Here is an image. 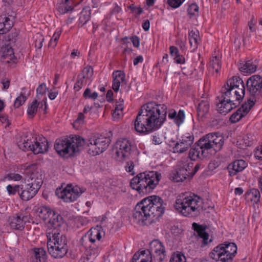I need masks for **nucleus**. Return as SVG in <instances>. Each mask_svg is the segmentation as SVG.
I'll use <instances>...</instances> for the list:
<instances>
[{"instance_id": "23", "label": "nucleus", "mask_w": 262, "mask_h": 262, "mask_svg": "<svg viewBox=\"0 0 262 262\" xmlns=\"http://www.w3.org/2000/svg\"><path fill=\"white\" fill-rule=\"evenodd\" d=\"M168 117L173 120V122L178 126H180L184 121L185 115L184 111L182 110L177 112L173 110H169L168 113Z\"/></svg>"}, {"instance_id": "10", "label": "nucleus", "mask_w": 262, "mask_h": 262, "mask_svg": "<svg viewBox=\"0 0 262 262\" xmlns=\"http://www.w3.org/2000/svg\"><path fill=\"white\" fill-rule=\"evenodd\" d=\"M237 249L235 243L226 242L216 246L210 253L209 256L216 261L231 262Z\"/></svg>"}, {"instance_id": "63", "label": "nucleus", "mask_w": 262, "mask_h": 262, "mask_svg": "<svg viewBox=\"0 0 262 262\" xmlns=\"http://www.w3.org/2000/svg\"><path fill=\"white\" fill-rule=\"evenodd\" d=\"M174 61L178 64H184L185 62V57L182 55H180L174 59Z\"/></svg>"}, {"instance_id": "59", "label": "nucleus", "mask_w": 262, "mask_h": 262, "mask_svg": "<svg viewBox=\"0 0 262 262\" xmlns=\"http://www.w3.org/2000/svg\"><path fill=\"white\" fill-rule=\"evenodd\" d=\"M84 116L83 113H79L78 115V117L74 123V125H76L77 124L79 125L83 124L84 122Z\"/></svg>"}, {"instance_id": "6", "label": "nucleus", "mask_w": 262, "mask_h": 262, "mask_svg": "<svg viewBox=\"0 0 262 262\" xmlns=\"http://www.w3.org/2000/svg\"><path fill=\"white\" fill-rule=\"evenodd\" d=\"M161 176V173L157 171L141 172L131 180L130 185L140 193H150L158 184Z\"/></svg>"}, {"instance_id": "14", "label": "nucleus", "mask_w": 262, "mask_h": 262, "mask_svg": "<svg viewBox=\"0 0 262 262\" xmlns=\"http://www.w3.org/2000/svg\"><path fill=\"white\" fill-rule=\"evenodd\" d=\"M117 151L116 154L118 157L122 161H126L130 158L135 147L133 142L126 138L119 139L116 142Z\"/></svg>"}, {"instance_id": "60", "label": "nucleus", "mask_w": 262, "mask_h": 262, "mask_svg": "<svg viewBox=\"0 0 262 262\" xmlns=\"http://www.w3.org/2000/svg\"><path fill=\"white\" fill-rule=\"evenodd\" d=\"M135 47L138 48L140 46V38L137 36H133L130 38Z\"/></svg>"}, {"instance_id": "46", "label": "nucleus", "mask_w": 262, "mask_h": 262, "mask_svg": "<svg viewBox=\"0 0 262 262\" xmlns=\"http://www.w3.org/2000/svg\"><path fill=\"white\" fill-rule=\"evenodd\" d=\"M27 97L24 95V94L21 92L20 95L18 96L15 99L14 103V106L15 108H18L22 105L26 101Z\"/></svg>"}, {"instance_id": "22", "label": "nucleus", "mask_w": 262, "mask_h": 262, "mask_svg": "<svg viewBox=\"0 0 262 262\" xmlns=\"http://www.w3.org/2000/svg\"><path fill=\"white\" fill-rule=\"evenodd\" d=\"M113 84L112 88L115 92L119 90L120 84L125 81V74L122 71H115L112 74Z\"/></svg>"}, {"instance_id": "3", "label": "nucleus", "mask_w": 262, "mask_h": 262, "mask_svg": "<svg viewBox=\"0 0 262 262\" xmlns=\"http://www.w3.org/2000/svg\"><path fill=\"white\" fill-rule=\"evenodd\" d=\"M165 206L161 198L151 195L139 202L135 206L133 217L136 223L144 225L146 221L158 219L164 213Z\"/></svg>"}, {"instance_id": "61", "label": "nucleus", "mask_w": 262, "mask_h": 262, "mask_svg": "<svg viewBox=\"0 0 262 262\" xmlns=\"http://www.w3.org/2000/svg\"><path fill=\"white\" fill-rule=\"evenodd\" d=\"M3 52L4 56H11L13 55L14 53L13 49L9 46H7V48H5Z\"/></svg>"}, {"instance_id": "54", "label": "nucleus", "mask_w": 262, "mask_h": 262, "mask_svg": "<svg viewBox=\"0 0 262 262\" xmlns=\"http://www.w3.org/2000/svg\"><path fill=\"white\" fill-rule=\"evenodd\" d=\"M239 71L244 73V75L246 73V60L245 59H241L237 63Z\"/></svg>"}, {"instance_id": "8", "label": "nucleus", "mask_w": 262, "mask_h": 262, "mask_svg": "<svg viewBox=\"0 0 262 262\" xmlns=\"http://www.w3.org/2000/svg\"><path fill=\"white\" fill-rule=\"evenodd\" d=\"M201 153L207 157L213 151H220L224 143V138L219 133H210L202 137L195 143Z\"/></svg>"}, {"instance_id": "56", "label": "nucleus", "mask_w": 262, "mask_h": 262, "mask_svg": "<svg viewBox=\"0 0 262 262\" xmlns=\"http://www.w3.org/2000/svg\"><path fill=\"white\" fill-rule=\"evenodd\" d=\"M0 121L3 124H5L6 127L8 126L11 124L8 116L6 114H0Z\"/></svg>"}, {"instance_id": "15", "label": "nucleus", "mask_w": 262, "mask_h": 262, "mask_svg": "<svg viewBox=\"0 0 262 262\" xmlns=\"http://www.w3.org/2000/svg\"><path fill=\"white\" fill-rule=\"evenodd\" d=\"M84 191V190L79 187L77 186L74 187L70 184L68 185L60 192L57 190L56 194L64 202L70 203L76 201Z\"/></svg>"}, {"instance_id": "20", "label": "nucleus", "mask_w": 262, "mask_h": 262, "mask_svg": "<svg viewBox=\"0 0 262 262\" xmlns=\"http://www.w3.org/2000/svg\"><path fill=\"white\" fill-rule=\"evenodd\" d=\"M192 228L198 233V236L203 239L202 246L204 247L209 243L211 242L212 240L209 239V234L206 232V226L200 225L196 223L192 224Z\"/></svg>"}, {"instance_id": "12", "label": "nucleus", "mask_w": 262, "mask_h": 262, "mask_svg": "<svg viewBox=\"0 0 262 262\" xmlns=\"http://www.w3.org/2000/svg\"><path fill=\"white\" fill-rule=\"evenodd\" d=\"M247 89L251 96L247 100V114L255 103V96L259 95L262 91V77L258 75L251 76L247 80Z\"/></svg>"}, {"instance_id": "52", "label": "nucleus", "mask_w": 262, "mask_h": 262, "mask_svg": "<svg viewBox=\"0 0 262 262\" xmlns=\"http://www.w3.org/2000/svg\"><path fill=\"white\" fill-rule=\"evenodd\" d=\"M7 178L9 180L15 181H20L23 179L22 176L18 173H10L7 175Z\"/></svg>"}, {"instance_id": "50", "label": "nucleus", "mask_w": 262, "mask_h": 262, "mask_svg": "<svg viewBox=\"0 0 262 262\" xmlns=\"http://www.w3.org/2000/svg\"><path fill=\"white\" fill-rule=\"evenodd\" d=\"M167 4L173 8L179 7L183 2L181 0H166Z\"/></svg>"}, {"instance_id": "21", "label": "nucleus", "mask_w": 262, "mask_h": 262, "mask_svg": "<svg viewBox=\"0 0 262 262\" xmlns=\"http://www.w3.org/2000/svg\"><path fill=\"white\" fill-rule=\"evenodd\" d=\"M38 192L36 189H34L27 184L25 186H20V198L24 201H27L33 198Z\"/></svg>"}, {"instance_id": "17", "label": "nucleus", "mask_w": 262, "mask_h": 262, "mask_svg": "<svg viewBox=\"0 0 262 262\" xmlns=\"http://www.w3.org/2000/svg\"><path fill=\"white\" fill-rule=\"evenodd\" d=\"M194 137L192 133L183 134L174 144L173 151L174 153L182 154L187 151L194 142Z\"/></svg>"}, {"instance_id": "9", "label": "nucleus", "mask_w": 262, "mask_h": 262, "mask_svg": "<svg viewBox=\"0 0 262 262\" xmlns=\"http://www.w3.org/2000/svg\"><path fill=\"white\" fill-rule=\"evenodd\" d=\"M84 143V139L79 136L58 139L55 141L54 148L60 156H73L79 151Z\"/></svg>"}, {"instance_id": "19", "label": "nucleus", "mask_w": 262, "mask_h": 262, "mask_svg": "<svg viewBox=\"0 0 262 262\" xmlns=\"http://www.w3.org/2000/svg\"><path fill=\"white\" fill-rule=\"evenodd\" d=\"M30 216L23 213H17L10 217L9 220L11 228L17 230H23L27 222H29Z\"/></svg>"}, {"instance_id": "29", "label": "nucleus", "mask_w": 262, "mask_h": 262, "mask_svg": "<svg viewBox=\"0 0 262 262\" xmlns=\"http://www.w3.org/2000/svg\"><path fill=\"white\" fill-rule=\"evenodd\" d=\"M189 41L193 50H195L200 43L199 32L197 30H189L188 32Z\"/></svg>"}, {"instance_id": "26", "label": "nucleus", "mask_w": 262, "mask_h": 262, "mask_svg": "<svg viewBox=\"0 0 262 262\" xmlns=\"http://www.w3.org/2000/svg\"><path fill=\"white\" fill-rule=\"evenodd\" d=\"M45 106V110L47 108L46 102L42 101L38 103L36 100H34L30 104L28 105L27 114L30 118H33L36 114L38 107H42Z\"/></svg>"}, {"instance_id": "44", "label": "nucleus", "mask_w": 262, "mask_h": 262, "mask_svg": "<svg viewBox=\"0 0 262 262\" xmlns=\"http://www.w3.org/2000/svg\"><path fill=\"white\" fill-rule=\"evenodd\" d=\"M185 255L181 253H177L172 255L169 262H186Z\"/></svg>"}, {"instance_id": "36", "label": "nucleus", "mask_w": 262, "mask_h": 262, "mask_svg": "<svg viewBox=\"0 0 262 262\" xmlns=\"http://www.w3.org/2000/svg\"><path fill=\"white\" fill-rule=\"evenodd\" d=\"M123 100L119 99V101L116 104L115 106V109L113 113L112 116L115 120L119 119L123 114Z\"/></svg>"}, {"instance_id": "64", "label": "nucleus", "mask_w": 262, "mask_h": 262, "mask_svg": "<svg viewBox=\"0 0 262 262\" xmlns=\"http://www.w3.org/2000/svg\"><path fill=\"white\" fill-rule=\"evenodd\" d=\"M1 83L3 84L4 89L6 90L9 88V85H10V80L8 79H7L6 78H3L1 80Z\"/></svg>"}, {"instance_id": "35", "label": "nucleus", "mask_w": 262, "mask_h": 262, "mask_svg": "<svg viewBox=\"0 0 262 262\" xmlns=\"http://www.w3.org/2000/svg\"><path fill=\"white\" fill-rule=\"evenodd\" d=\"M202 155L200 149H199L197 145L194 143L193 146L190 149L189 153V158L191 160L195 161L198 159H203L205 158Z\"/></svg>"}, {"instance_id": "2", "label": "nucleus", "mask_w": 262, "mask_h": 262, "mask_svg": "<svg viewBox=\"0 0 262 262\" xmlns=\"http://www.w3.org/2000/svg\"><path fill=\"white\" fill-rule=\"evenodd\" d=\"M245 87L239 77L233 76L227 80L217 97V110L220 113L226 115L240 104L244 97Z\"/></svg>"}, {"instance_id": "58", "label": "nucleus", "mask_w": 262, "mask_h": 262, "mask_svg": "<svg viewBox=\"0 0 262 262\" xmlns=\"http://www.w3.org/2000/svg\"><path fill=\"white\" fill-rule=\"evenodd\" d=\"M84 79H83L82 78V76H81L80 75L78 76V80L74 85V88L75 90H76V91H78L82 88Z\"/></svg>"}, {"instance_id": "41", "label": "nucleus", "mask_w": 262, "mask_h": 262, "mask_svg": "<svg viewBox=\"0 0 262 262\" xmlns=\"http://www.w3.org/2000/svg\"><path fill=\"white\" fill-rule=\"evenodd\" d=\"M127 159L126 163V165L125 166V170L127 172L130 173L131 175H134L135 174V172L134 170V168L135 165V163L136 162V159L134 158H132V160Z\"/></svg>"}, {"instance_id": "40", "label": "nucleus", "mask_w": 262, "mask_h": 262, "mask_svg": "<svg viewBox=\"0 0 262 262\" xmlns=\"http://www.w3.org/2000/svg\"><path fill=\"white\" fill-rule=\"evenodd\" d=\"M258 66V61L256 59L247 60V74L254 73Z\"/></svg>"}, {"instance_id": "4", "label": "nucleus", "mask_w": 262, "mask_h": 262, "mask_svg": "<svg viewBox=\"0 0 262 262\" xmlns=\"http://www.w3.org/2000/svg\"><path fill=\"white\" fill-rule=\"evenodd\" d=\"M48 249L49 254L55 258L64 257L68 251V239L63 230L59 228L47 230Z\"/></svg>"}, {"instance_id": "16", "label": "nucleus", "mask_w": 262, "mask_h": 262, "mask_svg": "<svg viewBox=\"0 0 262 262\" xmlns=\"http://www.w3.org/2000/svg\"><path fill=\"white\" fill-rule=\"evenodd\" d=\"M26 181L31 187L38 191L43 183V176L36 168V165H32L27 168Z\"/></svg>"}, {"instance_id": "18", "label": "nucleus", "mask_w": 262, "mask_h": 262, "mask_svg": "<svg viewBox=\"0 0 262 262\" xmlns=\"http://www.w3.org/2000/svg\"><path fill=\"white\" fill-rule=\"evenodd\" d=\"M148 255L162 261L165 257V250L162 244L158 240H154L150 244L149 249L146 250Z\"/></svg>"}, {"instance_id": "39", "label": "nucleus", "mask_w": 262, "mask_h": 262, "mask_svg": "<svg viewBox=\"0 0 262 262\" xmlns=\"http://www.w3.org/2000/svg\"><path fill=\"white\" fill-rule=\"evenodd\" d=\"M210 67L217 73L221 68V61L220 57L215 56L212 57L210 61Z\"/></svg>"}, {"instance_id": "37", "label": "nucleus", "mask_w": 262, "mask_h": 262, "mask_svg": "<svg viewBox=\"0 0 262 262\" xmlns=\"http://www.w3.org/2000/svg\"><path fill=\"white\" fill-rule=\"evenodd\" d=\"M188 177L187 174L185 173L183 169L180 168L175 173H173L172 176V180L176 182L183 181L187 177Z\"/></svg>"}, {"instance_id": "28", "label": "nucleus", "mask_w": 262, "mask_h": 262, "mask_svg": "<svg viewBox=\"0 0 262 262\" xmlns=\"http://www.w3.org/2000/svg\"><path fill=\"white\" fill-rule=\"evenodd\" d=\"M31 256L34 262H46L47 260L46 252L42 248H34Z\"/></svg>"}, {"instance_id": "47", "label": "nucleus", "mask_w": 262, "mask_h": 262, "mask_svg": "<svg viewBox=\"0 0 262 262\" xmlns=\"http://www.w3.org/2000/svg\"><path fill=\"white\" fill-rule=\"evenodd\" d=\"M7 190L10 195H14L17 193L19 195V192H20V186L15 185L13 186L11 185H8L7 186Z\"/></svg>"}, {"instance_id": "34", "label": "nucleus", "mask_w": 262, "mask_h": 262, "mask_svg": "<svg viewBox=\"0 0 262 262\" xmlns=\"http://www.w3.org/2000/svg\"><path fill=\"white\" fill-rule=\"evenodd\" d=\"M246 103H244L242 105V107L238 108L237 111L233 114L230 118V120L232 123H235L239 121L242 118L245 117L246 115V107H245V105Z\"/></svg>"}, {"instance_id": "42", "label": "nucleus", "mask_w": 262, "mask_h": 262, "mask_svg": "<svg viewBox=\"0 0 262 262\" xmlns=\"http://www.w3.org/2000/svg\"><path fill=\"white\" fill-rule=\"evenodd\" d=\"M61 29L58 28L57 29L56 31L55 32L52 38L50 40L49 43V46L54 48L56 47L57 41L58 40V39L60 37V35L61 33Z\"/></svg>"}, {"instance_id": "13", "label": "nucleus", "mask_w": 262, "mask_h": 262, "mask_svg": "<svg viewBox=\"0 0 262 262\" xmlns=\"http://www.w3.org/2000/svg\"><path fill=\"white\" fill-rule=\"evenodd\" d=\"M111 140L108 138L100 136H94L89 140V153L93 156L99 155L105 151L109 146Z\"/></svg>"}, {"instance_id": "11", "label": "nucleus", "mask_w": 262, "mask_h": 262, "mask_svg": "<svg viewBox=\"0 0 262 262\" xmlns=\"http://www.w3.org/2000/svg\"><path fill=\"white\" fill-rule=\"evenodd\" d=\"M18 147L24 151L31 150L34 154H44L48 150L49 144L47 140H37L36 138L26 136L21 138L18 142Z\"/></svg>"}, {"instance_id": "62", "label": "nucleus", "mask_w": 262, "mask_h": 262, "mask_svg": "<svg viewBox=\"0 0 262 262\" xmlns=\"http://www.w3.org/2000/svg\"><path fill=\"white\" fill-rule=\"evenodd\" d=\"M130 9L133 11L135 12L137 15H140L143 12V9L141 8H137L135 5H132L129 6Z\"/></svg>"}, {"instance_id": "57", "label": "nucleus", "mask_w": 262, "mask_h": 262, "mask_svg": "<svg viewBox=\"0 0 262 262\" xmlns=\"http://www.w3.org/2000/svg\"><path fill=\"white\" fill-rule=\"evenodd\" d=\"M47 87L45 83H43L40 84L36 89V93L37 94L42 95L46 93Z\"/></svg>"}, {"instance_id": "49", "label": "nucleus", "mask_w": 262, "mask_h": 262, "mask_svg": "<svg viewBox=\"0 0 262 262\" xmlns=\"http://www.w3.org/2000/svg\"><path fill=\"white\" fill-rule=\"evenodd\" d=\"M83 97L85 98L92 99L95 100L98 97V93L96 92L91 93V90L89 88H87L83 94Z\"/></svg>"}, {"instance_id": "45", "label": "nucleus", "mask_w": 262, "mask_h": 262, "mask_svg": "<svg viewBox=\"0 0 262 262\" xmlns=\"http://www.w3.org/2000/svg\"><path fill=\"white\" fill-rule=\"evenodd\" d=\"M93 74V70L90 66H87L84 68L82 73L80 75L83 79H88Z\"/></svg>"}, {"instance_id": "30", "label": "nucleus", "mask_w": 262, "mask_h": 262, "mask_svg": "<svg viewBox=\"0 0 262 262\" xmlns=\"http://www.w3.org/2000/svg\"><path fill=\"white\" fill-rule=\"evenodd\" d=\"M54 211L46 206H42L38 207L37 212L39 217L44 221L50 219Z\"/></svg>"}, {"instance_id": "1", "label": "nucleus", "mask_w": 262, "mask_h": 262, "mask_svg": "<svg viewBox=\"0 0 262 262\" xmlns=\"http://www.w3.org/2000/svg\"><path fill=\"white\" fill-rule=\"evenodd\" d=\"M166 105L150 102L143 105L135 121V129L140 133H148L158 129L166 120Z\"/></svg>"}, {"instance_id": "25", "label": "nucleus", "mask_w": 262, "mask_h": 262, "mask_svg": "<svg viewBox=\"0 0 262 262\" xmlns=\"http://www.w3.org/2000/svg\"><path fill=\"white\" fill-rule=\"evenodd\" d=\"M210 110V104L208 100H203L198 104L197 113L198 117L203 120L206 118Z\"/></svg>"}, {"instance_id": "55", "label": "nucleus", "mask_w": 262, "mask_h": 262, "mask_svg": "<svg viewBox=\"0 0 262 262\" xmlns=\"http://www.w3.org/2000/svg\"><path fill=\"white\" fill-rule=\"evenodd\" d=\"M254 155L256 159L262 160V146L256 147L254 150Z\"/></svg>"}, {"instance_id": "32", "label": "nucleus", "mask_w": 262, "mask_h": 262, "mask_svg": "<svg viewBox=\"0 0 262 262\" xmlns=\"http://www.w3.org/2000/svg\"><path fill=\"white\" fill-rule=\"evenodd\" d=\"M132 262H152V257L148 255L146 250L137 252L134 255Z\"/></svg>"}, {"instance_id": "5", "label": "nucleus", "mask_w": 262, "mask_h": 262, "mask_svg": "<svg viewBox=\"0 0 262 262\" xmlns=\"http://www.w3.org/2000/svg\"><path fill=\"white\" fill-rule=\"evenodd\" d=\"M202 200L194 193L186 192L179 195L176 200L175 209L185 216H192L200 213Z\"/></svg>"}, {"instance_id": "38", "label": "nucleus", "mask_w": 262, "mask_h": 262, "mask_svg": "<svg viewBox=\"0 0 262 262\" xmlns=\"http://www.w3.org/2000/svg\"><path fill=\"white\" fill-rule=\"evenodd\" d=\"M90 11L83 9L80 14L78 25L83 26L90 20Z\"/></svg>"}, {"instance_id": "43", "label": "nucleus", "mask_w": 262, "mask_h": 262, "mask_svg": "<svg viewBox=\"0 0 262 262\" xmlns=\"http://www.w3.org/2000/svg\"><path fill=\"white\" fill-rule=\"evenodd\" d=\"M193 166V163L190 161H187V162L183 164V166L180 168L184 169V172L187 174L188 176H192Z\"/></svg>"}, {"instance_id": "51", "label": "nucleus", "mask_w": 262, "mask_h": 262, "mask_svg": "<svg viewBox=\"0 0 262 262\" xmlns=\"http://www.w3.org/2000/svg\"><path fill=\"white\" fill-rule=\"evenodd\" d=\"M44 40V38L42 35L38 34L37 38L35 41V47L38 49H40L42 47V42Z\"/></svg>"}, {"instance_id": "48", "label": "nucleus", "mask_w": 262, "mask_h": 262, "mask_svg": "<svg viewBox=\"0 0 262 262\" xmlns=\"http://www.w3.org/2000/svg\"><path fill=\"white\" fill-rule=\"evenodd\" d=\"M199 12V6L196 4H192L189 6L187 9L188 15L191 17L198 14Z\"/></svg>"}, {"instance_id": "53", "label": "nucleus", "mask_w": 262, "mask_h": 262, "mask_svg": "<svg viewBox=\"0 0 262 262\" xmlns=\"http://www.w3.org/2000/svg\"><path fill=\"white\" fill-rule=\"evenodd\" d=\"M170 55L173 57V59L176 57H178L180 55L179 49L175 46H170L169 48Z\"/></svg>"}, {"instance_id": "33", "label": "nucleus", "mask_w": 262, "mask_h": 262, "mask_svg": "<svg viewBox=\"0 0 262 262\" xmlns=\"http://www.w3.org/2000/svg\"><path fill=\"white\" fill-rule=\"evenodd\" d=\"M69 0H59L57 9L60 14H64L73 11L74 8L69 5Z\"/></svg>"}, {"instance_id": "31", "label": "nucleus", "mask_w": 262, "mask_h": 262, "mask_svg": "<svg viewBox=\"0 0 262 262\" xmlns=\"http://www.w3.org/2000/svg\"><path fill=\"white\" fill-rule=\"evenodd\" d=\"M260 194L257 189H252L249 192H247V201L250 202L255 207V205L258 206V203L260 201Z\"/></svg>"}, {"instance_id": "27", "label": "nucleus", "mask_w": 262, "mask_h": 262, "mask_svg": "<svg viewBox=\"0 0 262 262\" xmlns=\"http://www.w3.org/2000/svg\"><path fill=\"white\" fill-rule=\"evenodd\" d=\"M49 223L52 225V227L51 229L59 228L62 229V227L64 225L62 216L55 211L50 217Z\"/></svg>"}, {"instance_id": "24", "label": "nucleus", "mask_w": 262, "mask_h": 262, "mask_svg": "<svg viewBox=\"0 0 262 262\" xmlns=\"http://www.w3.org/2000/svg\"><path fill=\"white\" fill-rule=\"evenodd\" d=\"M246 168V162L243 160H237L228 166L229 175H235L237 172L243 171Z\"/></svg>"}, {"instance_id": "7", "label": "nucleus", "mask_w": 262, "mask_h": 262, "mask_svg": "<svg viewBox=\"0 0 262 262\" xmlns=\"http://www.w3.org/2000/svg\"><path fill=\"white\" fill-rule=\"evenodd\" d=\"M105 232L100 226L91 229L80 239V244L85 249L87 260L94 259L99 254V249L96 243L104 237Z\"/></svg>"}]
</instances>
